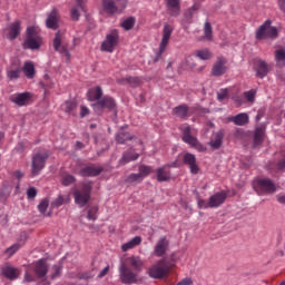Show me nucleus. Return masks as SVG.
<instances>
[{"label": "nucleus", "mask_w": 285, "mask_h": 285, "mask_svg": "<svg viewBox=\"0 0 285 285\" xmlns=\"http://www.w3.org/2000/svg\"><path fill=\"white\" fill-rule=\"evenodd\" d=\"M117 43H119V32L117 30H112L107 35L106 40L102 42L101 50L104 52H112Z\"/></svg>", "instance_id": "nucleus-9"}, {"label": "nucleus", "mask_w": 285, "mask_h": 285, "mask_svg": "<svg viewBox=\"0 0 285 285\" xmlns=\"http://www.w3.org/2000/svg\"><path fill=\"white\" fill-rule=\"evenodd\" d=\"M77 148H83V144H81V142H77Z\"/></svg>", "instance_id": "nucleus-64"}, {"label": "nucleus", "mask_w": 285, "mask_h": 285, "mask_svg": "<svg viewBox=\"0 0 285 285\" xmlns=\"http://www.w3.org/2000/svg\"><path fill=\"white\" fill-rule=\"evenodd\" d=\"M99 209L97 207H91L89 210H88V219H91V220H95L97 219V212Z\"/></svg>", "instance_id": "nucleus-53"}, {"label": "nucleus", "mask_w": 285, "mask_h": 285, "mask_svg": "<svg viewBox=\"0 0 285 285\" xmlns=\"http://www.w3.org/2000/svg\"><path fill=\"white\" fill-rule=\"evenodd\" d=\"M32 99L31 92L14 94L10 97V100L17 106H28Z\"/></svg>", "instance_id": "nucleus-14"}, {"label": "nucleus", "mask_w": 285, "mask_h": 285, "mask_svg": "<svg viewBox=\"0 0 285 285\" xmlns=\"http://www.w3.org/2000/svg\"><path fill=\"white\" fill-rule=\"evenodd\" d=\"M236 126H246L248 122V114H238L229 118Z\"/></svg>", "instance_id": "nucleus-34"}, {"label": "nucleus", "mask_w": 285, "mask_h": 285, "mask_svg": "<svg viewBox=\"0 0 285 285\" xmlns=\"http://www.w3.org/2000/svg\"><path fill=\"white\" fill-rule=\"evenodd\" d=\"M47 28H50L51 30H57L59 28V11L57 9H53L50 14L47 18Z\"/></svg>", "instance_id": "nucleus-21"}, {"label": "nucleus", "mask_w": 285, "mask_h": 285, "mask_svg": "<svg viewBox=\"0 0 285 285\" xmlns=\"http://www.w3.org/2000/svg\"><path fill=\"white\" fill-rule=\"evenodd\" d=\"M170 273V267L164 264V261L158 262L148 271V275L151 276L154 279H163Z\"/></svg>", "instance_id": "nucleus-8"}, {"label": "nucleus", "mask_w": 285, "mask_h": 285, "mask_svg": "<svg viewBox=\"0 0 285 285\" xmlns=\"http://www.w3.org/2000/svg\"><path fill=\"white\" fill-rule=\"evenodd\" d=\"M156 173L158 181H168L170 179V171L166 170V166L158 168Z\"/></svg>", "instance_id": "nucleus-36"}, {"label": "nucleus", "mask_w": 285, "mask_h": 285, "mask_svg": "<svg viewBox=\"0 0 285 285\" xmlns=\"http://www.w3.org/2000/svg\"><path fill=\"white\" fill-rule=\"evenodd\" d=\"M253 188L258 195H264V193H275V184H273V180L266 178L254 180Z\"/></svg>", "instance_id": "nucleus-6"}, {"label": "nucleus", "mask_w": 285, "mask_h": 285, "mask_svg": "<svg viewBox=\"0 0 285 285\" xmlns=\"http://www.w3.org/2000/svg\"><path fill=\"white\" fill-rule=\"evenodd\" d=\"M14 177H17V179H22V178H23V173H21V171H16V173H14Z\"/></svg>", "instance_id": "nucleus-60"}, {"label": "nucleus", "mask_w": 285, "mask_h": 285, "mask_svg": "<svg viewBox=\"0 0 285 285\" xmlns=\"http://www.w3.org/2000/svg\"><path fill=\"white\" fill-rule=\"evenodd\" d=\"M136 159H139V154H132V149L125 153L122 158L120 159V164H128L130 161H136Z\"/></svg>", "instance_id": "nucleus-37"}, {"label": "nucleus", "mask_w": 285, "mask_h": 285, "mask_svg": "<svg viewBox=\"0 0 285 285\" xmlns=\"http://www.w3.org/2000/svg\"><path fill=\"white\" fill-rule=\"evenodd\" d=\"M132 139V136L130 134H127L124 131V128H121L116 137V141L118 144H126V141Z\"/></svg>", "instance_id": "nucleus-39"}, {"label": "nucleus", "mask_w": 285, "mask_h": 285, "mask_svg": "<svg viewBox=\"0 0 285 285\" xmlns=\"http://www.w3.org/2000/svg\"><path fill=\"white\" fill-rule=\"evenodd\" d=\"M230 92H233V88L222 89L217 96L218 101H224V99H226L228 97V95H230Z\"/></svg>", "instance_id": "nucleus-47"}, {"label": "nucleus", "mask_w": 285, "mask_h": 285, "mask_svg": "<svg viewBox=\"0 0 285 285\" xmlns=\"http://www.w3.org/2000/svg\"><path fill=\"white\" fill-rule=\"evenodd\" d=\"M22 72L24 73L27 79H33L35 78V63L30 62V61L24 62Z\"/></svg>", "instance_id": "nucleus-35"}, {"label": "nucleus", "mask_w": 285, "mask_h": 285, "mask_svg": "<svg viewBox=\"0 0 285 285\" xmlns=\"http://www.w3.org/2000/svg\"><path fill=\"white\" fill-rule=\"evenodd\" d=\"M196 57H198L199 59L206 60V59H210V57L213 56L210 55V51L208 49H203V50L196 51Z\"/></svg>", "instance_id": "nucleus-45"}, {"label": "nucleus", "mask_w": 285, "mask_h": 285, "mask_svg": "<svg viewBox=\"0 0 285 285\" xmlns=\"http://www.w3.org/2000/svg\"><path fill=\"white\" fill-rule=\"evenodd\" d=\"M265 135H266V128L265 127L256 128L255 134H254V146L255 147L262 145V141H264Z\"/></svg>", "instance_id": "nucleus-32"}, {"label": "nucleus", "mask_w": 285, "mask_h": 285, "mask_svg": "<svg viewBox=\"0 0 285 285\" xmlns=\"http://www.w3.org/2000/svg\"><path fill=\"white\" fill-rule=\"evenodd\" d=\"M53 273L51 274V279H55L56 277H59L61 275V267L55 265L52 267Z\"/></svg>", "instance_id": "nucleus-55"}, {"label": "nucleus", "mask_w": 285, "mask_h": 285, "mask_svg": "<svg viewBox=\"0 0 285 285\" xmlns=\"http://www.w3.org/2000/svg\"><path fill=\"white\" fill-rule=\"evenodd\" d=\"M61 109L67 112V115H72V117H75L77 115V102L68 100L61 106Z\"/></svg>", "instance_id": "nucleus-27"}, {"label": "nucleus", "mask_w": 285, "mask_h": 285, "mask_svg": "<svg viewBox=\"0 0 285 285\" xmlns=\"http://www.w3.org/2000/svg\"><path fill=\"white\" fill-rule=\"evenodd\" d=\"M128 4L127 0H102V9L108 14H119L126 10V6Z\"/></svg>", "instance_id": "nucleus-4"}, {"label": "nucleus", "mask_w": 285, "mask_h": 285, "mask_svg": "<svg viewBox=\"0 0 285 285\" xmlns=\"http://www.w3.org/2000/svg\"><path fill=\"white\" fill-rule=\"evenodd\" d=\"M4 32L8 39H17L21 33V21L16 20L6 28Z\"/></svg>", "instance_id": "nucleus-15"}, {"label": "nucleus", "mask_w": 285, "mask_h": 285, "mask_svg": "<svg viewBox=\"0 0 285 285\" xmlns=\"http://www.w3.org/2000/svg\"><path fill=\"white\" fill-rule=\"evenodd\" d=\"M140 244H141V237L136 236L131 240H129L128 243L122 244L121 245V250L124 253H126L128 250H132V248H136V246H139Z\"/></svg>", "instance_id": "nucleus-28"}, {"label": "nucleus", "mask_w": 285, "mask_h": 285, "mask_svg": "<svg viewBox=\"0 0 285 285\" xmlns=\"http://www.w3.org/2000/svg\"><path fill=\"white\" fill-rule=\"evenodd\" d=\"M224 202H226V193H224V191L216 193L213 196H210V198H209V207L217 208V207L222 206V204H224Z\"/></svg>", "instance_id": "nucleus-20"}, {"label": "nucleus", "mask_w": 285, "mask_h": 285, "mask_svg": "<svg viewBox=\"0 0 285 285\" xmlns=\"http://www.w3.org/2000/svg\"><path fill=\"white\" fill-rule=\"evenodd\" d=\"M142 180L144 178H141L140 174H131L127 178L128 184H135L137 181H142Z\"/></svg>", "instance_id": "nucleus-48"}, {"label": "nucleus", "mask_w": 285, "mask_h": 285, "mask_svg": "<svg viewBox=\"0 0 285 285\" xmlns=\"http://www.w3.org/2000/svg\"><path fill=\"white\" fill-rule=\"evenodd\" d=\"M278 6L283 12H285V0H278Z\"/></svg>", "instance_id": "nucleus-59"}, {"label": "nucleus", "mask_w": 285, "mask_h": 285, "mask_svg": "<svg viewBox=\"0 0 285 285\" xmlns=\"http://www.w3.org/2000/svg\"><path fill=\"white\" fill-rule=\"evenodd\" d=\"M120 279L122 284H137V274L135 272L128 269L126 263L120 265Z\"/></svg>", "instance_id": "nucleus-10"}, {"label": "nucleus", "mask_w": 285, "mask_h": 285, "mask_svg": "<svg viewBox=\"0 0 285 285\" xmlns=\"http://www.w3.org/2000/svg\"><path fill=\"white\" fill-rule=\"evenodd\" d=\"M138 147L137 150H144V142L141 140H137Z\"/></svg>", "instance_id": "nucleus-62"}, {"label": "nucleus", "mask_w": 285, "mask_h": 285, "mask_svg": "<svg viewBox=\"0 0 285 285\" xmlns=\"http://www.w3.org/2000/svg\"><path fill=\"white\" fill-rule=\"evenodd\" d=\"M167 7L171 9V14H179V0H166Z\"/></svg>", "instance_id": "nucleus-40"}, {"label": "nucleus", "mask_w": 285, "mask_h": 285, "mask_svg": "<svg viewBox=\"0 0 285 285\" xmlns=\"http://www.w3.org/2000/svg\"><path fill=\"white\" fill-rule=\"evenodd\" d=\"M63 204H70V196H59L51 203V208H59Z\"/></svg>", "instance_id": "nucleus-38"}, {"label": "nucleus", "mask_w": 285, "mask_h": 285, "mask_svg": "<svg viewBox=\"0 0 285 285\" xmlns=\"http://www.w3.org/2000/svg\"><path fill=\"white\" fill-rule=\"evenodd\" d=\"M77 6L71 9V19L73 21H79V10L86 12V4L83 0H76Z\"/></svg>", "instance_id": "nucleus-26"}, {"label": "nucleus", "mask_w": 285, "mask_h": 285, "mask_svg": "<svg viewBox=\"0 0 285 285\" xmlns=\"http://www.w3.org/2000/svg\"><path fill=\"white\" fill-rule=\"evenodd\" d=\"M27 197H28V199H35L37 197V188L30 187L27 190Z\"/></svg>", "instance_id": "nucleus-54"}, {"label": "nucleus", "mask_w": 285, "mask_h": 285, "mask_svg": "<svg viewBox=\"0 0 285 285\" xmlns=\"http://www.w3.org/2000/svg\"><path fill=\"white\" fill-rule=\"evenodd\" d=\"M127 263L129 266H132V268L136 271V273H141L144 268V261L139 256H130L127 258Z\"/></svg>", "instance_id": "nucleus-25"}, {"label": "nucleus", "mask_w": 285, "mask_h": 285, "mask_svg": "<svg viewBox=\"0 0 285 285\" xmlns=\"http://www.w3.org/2000/svg\"><path fill=\"white\" fill-rule=\"evenodd\" d=\"M76 179L72 175H66L62 177V186H70V184H75Z\"/></svg>", "instance_id": "nucleus-49"}, {"label": "nucleus", "mask_w": 285, "mask_h": 285, "mask_svg": "<svg viewBox=\"0 0 285 285\" xmlns=\"http://www.w3.org/2000/svg\"><path fill=\"white\" fill-rule=\"evenodd\" d=\"M138 170H139L138 175H140L141 179H144V177H148V175H150V173H153V167L140 165Z\"/></svg>", "instance_id": "nucleus-41"}, {"label": "nucleus", "mask_w": 285, "mask_h": 285, "mask_svg": "<svg viewBox=\"0 0 285 285\" xmlns=\"http://www.w3.org/2000/svg\"><path fill=\"white\" fill-rule=\"evenodd\" d=\"M184 164L189 166L190 174L197 175L199 173V165H197V158L193 154H185L184 155Z\"/></svg>", "instance_id": "nucleus-18"}, {"label": "nucleus", "mask_w": 285, "mask_h": 285, "mask_svg": "<svg viewBox=\"0 0 285 285\" xmlns=\"http://www.w3.org/2000/svg\"><path fill=\"white\" fill-rule=\"evenodd\" d=\"M254 70L256 71V76L261 79H264L266 75H268V63L262 59L254 60Z\"/></svg>", "instance_id": "nucleus-17"}, {"label": "nucleus", "mask_w": 285, "mask_h": 285, "mask_svg": "<svg viewBox=\"0 0 285 285\" xmlns=\"http://www.w3.org/2000/svg\"><path fill=\"white\" fill-rule=\"evenodd\" d=\"M50 205V200L48 198H43L38 205V210L41 215H46V210H48V206Z\"/></svg>", "instance_id": "nucleus-44"}, {"label": "nucleus", "mask_w": 285, "mask_h": 285, "mask_svg": "<svg viewBox=\"0 0 285 285\" xmlns=\"http://www.w3.org/2000/svg\"><path fill=\"white\" fill-rule=\"evenodd\" d=\"M277 68H285V49H278L274 52Z\"/></svg>", "instance_id": "nucleus-33"}, {"label": "nucleus", "mask_w": 285, "mask_h": 285, "mask_svg": "<svg viewBox=\"0 0 285 285\" xmlns=\"http://www.w3.org/2000/svg\"><path fill=\"white\" fill-rule=\"evenodd\" d=\"M257 95V91L255 89H252L249 91H246L244 94V97L247 99V101H249L250 104H253V101H255V96Z\"/></svg>", "instance_id": "nucleus-50"}, {"label": "nucleus", "mask_w": 285, "mask_h": 285, "mask_svg": "<svg viewBox=\"0 0 285 285\" xmlns=\"http://www.w3.org/2000/svg\"><path fill=\"white\" fill-rule=\"evenodd\" d=\"M227 70L228 67H226L225 58L219 57L212 69V73L214 77H222V75H225Z\"/></svg>", "instance_id": "nucleus-19"}, {"label": "nucleus", "mask_w": 285, "mask_h": 285, "mask_svg": "<svg viewBox=\"0 0 285 285\" xmlns=\"http://www.w3.org/2000/svg\"><path fill=\"white\" fill-rule=\"evenodd\" d=\"M100 167L87 166L80 170L79 175H81V177H97V175H100Z\"/></svg>", "instance_id": "nucleus-24"}, {"label": "nucleus", "mask_w": 285, "mask_h": 285, "mask_svg": "<svg viewBox=\"0 0 285 285\" xmlns=\"http://www.w3.org/2000/svg\"><path fill=\"white\" fill-rule=\"evenodd\" d=\"M39 32H41L39 27L27 28V38L23 42L24 50H39L41 48L42 40Z\"/></svg>", "instance_id": "nucleus-2"}, {"label": "nucleus", "mask_w": 285, "mask_h": 285, "mask_svg": "<svg viewBox=\"0 0 285 285\" xmlns=\"http://www.w3.org/2000/svg\"><path fill=\"white\" fill-rule=\"evenodd\" d=\"M180 130L183 132V141L185 144H188L191 148H195L198 153H206L207 148L204 146V144L199 142L196 137L190 135V126L185 125L180 127Z\"/></svg>", "instance_id": "nucleus-3"}, {"label": "nucleus", "mask_w": 285, "mask_h": 285, "mask_svg": "<svg viewBox=\"0 0 285 285\" xmlns=\"http://www.w3.org/2000/svg\"><path fill=\"white\" fill-rule=\"evenodd\" d=\"M46 159H48V154H37L36 156H33L31 169L33 176L39 175V173L43 170L46 166Z\"/></svg>", "instance_id": "nucleus-11"}, {"label": "nucleus", "mask_w": 285, "mask_h": 285, "mask_svg": "<svg viewBox=\"0 0 285 285\" xmlns=\"http://www.w3.org/2000/svg\"><path fill=\"white\" fill-rule=\"evenodd\" d=\"M173 35V27L170 24H165L163 31V39L159 46V53L164 55L166 48L168 46V41H170V36Z\"/></svg>", "instance_id": "nucleus-16"}, {"label": "nucleus", "mask_w": 285, "mask_h": 285, "mask_svg": "<svg viewBox=\"0 0 285 285\" xmlns=\"http://www.w3.org/2000/svg\"><path fill=\"white\" fill-rule=\"evenodd\" d=\"M174 114L177 117H179L180 119H186V117H190L191 111L187 106L180 105V106L174 108Z\"/></svg>", "instance_id": "nucleus-29"}, {"label": "nucleus", "mask_w": 285, "mask_h": 285, "mask_svg": "<svg viewBox=\"0 0 285 285\" xmlns=\"http://www.w3.org/2000/svg\"><path fill=\"white\" fill-rule=\"evenodd\" d=\"M277 202L279 204H285V196H277Z\"/></svg>", "instance_id": "nucleus-61"}, {"label": "nucleus", "mask_w": 285, "mask_h": 285, "mask_svg": "<svg viewBox=\"0 0 285 285\" xmlns=\"http://www.w3.org/2000/svg\"><path fill=\"white\" fill-rule=\"evenodd\" d=\"M94 108L96 112L99 110H104V108H107L108 110H114V112H116L117 104H115V99L105 96L94 105Z\"/></svg>", "instance_id": "nucleus-12"}, {"label": "nucleus", "mask_w": 285, "mask_h": 285, "mask_svg": "<svg viewBox=\"0 0 285 285\" xmlns=\"http://www.w3.org/2000/svg\"><path fill=\"white\" fill-rule=\"evenodd\" d=\"M19 248H21L20 244H14L11 247H9L6 253L7 255H9V257H12V254L16 253L17 250H19Z\"/></svg>", "instance_id": "nucleus-52"}, {"label": "nucleus", "mask_w": 285, "mask_h": 285, "mask_svg": "<svg viewBox=\"0 0 285 285\" xmlns=\"http://www.w3.org/2000/svg\"><path fill=\"white\" fill-rule=\"evenodd\" d=\"M166 250H168V239L164 237L156 244L154 253L157 257H164V255H166Z\"/></svg>", "instance_id": "nucleus-22"}, {"label": "nucleus", "mask_w": 285, "mask_h": 285, "mask_svg": "<svg viewBox=\"0 0 285 285\" xmlns=\"http://www.w3.org/2000/svg\"><path fill=\"white\" fill-rule=\"evenodd\" d=\"M108 271H110V266L105 267L100 274L98 275V277H106V275H108Z\"/></svg>", "instance_id": "nucleus-58"}, {"label": "nucleus", "mask_w": 285, "mask_h": 285, "mask_svg": "<svg viewBox=\"0 0 285 285\" xmlns=\"http://www.w3.org/2000/svg\"><path fill=\"white\" fill-rule=\"evenodd\" d=\"M224 141V134L222 131H218L214 135L212 140L209 141V146L214 148V150H217L222 147V144Z\"/></svg>", "instance_id": "nucleus-31"}, {"label": "nucleus", "mask_w": 285, "mask_h": 285, "mask_svg": "<svg viewBox=\"0 0 285 285\" xmlns=\"http://www.w3.org/2000/svg\"><path fill=\"white\" fill-rule=\"evenodd\" d=\"M102 95H104V91L101 90V87H96V88L89 89L87 97L89 101H99Z\"/></svg>", "instance_id": "nucleus-30"}, {"label": "nucleus", "mask_w": 285, "mask_h": 285, "mask_svg": "<svg viewBox=\"0 0 285 285\" xmlns=\"http://www.w3.org/2000/svg\"><path fill=\"white\" fill-rule=\"evenodd\" d=\"M134 27H135V18L132 17L127 18L121 23V28H124V30H132Z\"/></svg>", "instance_id": "nucleus-42"}, {"label": "nucleus", "mask_w": 285, "mask_h": 285, "mask_svg": "<svg viewBox=\"0 0 285 285\" xmlns=\"http://www.w3.org/2000/svg\"><path fill=\"white\" fill-rule=\"evenodd\" d=\"M205 37L204 39H207V41H210L213 39V28L210 27V22L205 23Z\"/></svg>", "instance_id": "nucleus-46"}, {"label": "nucleus", "mask_w": 285, "mask_h": 285, "mask_svg": "<svg viewBox=\"0 0 285 285\" xmlns=\"http://www.w3.org/2000/svg\"><path fill=\"white\" fill-rule=\"evenodd\" d=\"M2 275L7 277V279H17V277L21 275V272L19 271V268L6 265L4 267H2Z\"/></svg>", "instance_id": "nucleus-23"}, {"label": "nucleus", "mask_w": 285, "mask_h": 285, "mask_svg": "<svg viewBox=\"0 0 285 285\" xmlns=\"http://www.w3.org/2000/svg\"><path fill=\"white\" fill-rule=\"evenodd\" d=\"M233 100L235 101V104H237V106H242V100H239V98L234 96Z\"/></svg>", "instance_id": "nucleus-63"}, {"label": "nucleus", "mask_w": 285, "mask_h": 285, "mask_svg": "<svg viewBox=\"0 0 285 285\" xmlns=\"http://www.w3.org/2000/svg\"><path fill=\"white\" fill-rule=\"evenodd\" d=\"M48 275V263L41 258L28 266L24 273V282H35V279H43Z\"/></svg>", "instance_id": "nucleus-1"}, {"label": "nucleus", "mask_w": 285, "mask_h": 285, "mask_svg": "<svg viewBox=\"0 0 285 285\" xmlns=\"http://www.w3.org/2000/svg\"><path fill=\"white\" fill-rule=\"evenodd\" d=\"M198 207H200V208H210V200L206 202L204 199H198Z\"/></svg>", "instance_id": "nucleus-56"}, {"label": "nucleus", "mask_w": 285, "mask_h": 285, "mask_svg": "<svg viewBox=\"0 0 285 285\" xmlns=\"http://www.w3.org/2000/svg\"><path fill=\"white\" fill-rule=\"evenodd\" d=\"M19 75H21V68L17 67L16 69H8L7 77L9 79H19Z\"/></svg>", "instance_id": "nucleus-43"}, {"label": "nucleus", "mask_w": 285, "mask_h": 285, "mask_svg": "<svg viewBox=\"0 0 285 285\" xmlns=\"http://www.w3.org/2000/svg\"><path fill=\"white\" fill-rule=\"evenodd\" d=\"M277 37V28L271 27V20L265 21L256 32L257 39H275Z\"/></svg>", "instance_id": "nucleus-7"}, {"label": "nucleus", "mask_w": 285, "mask_h": 285, "mask_svg": "<svg viewBox=\"0 0 285 285\" xmlns=\"http://www.w3.org/2000/svg\"><path fill=\"white\" fill-rule=\"evenodd\" d=\"M90 114V110L86 106L80 107V117H87Z\"/></svg>", "instance_id": "nucleus-57"}, {"label": "nucleus", "mask_w": 285, "mask_h": 285, "mask_svg": "<svg viewBox=\"0 0 285 285\" xmlns=\"http://www.w3.org/2000/svg\"><path fill=\"white\" fill-rule=\"evenodd\" d=\"M61 43H63V35L61 32H57L53 39V48L56 52L65 55V57H67V60L70 61V52H68V48H66V46H62Z\"/></svg>", "instance_id": "nucleus-13"}, {"label": "nucleus", "mask_w": 285, "mask_h": 285, "mask_svg": "<svg viewBox=\"0 0 285 285\" xmlns=\"http://www.w3.org/2000/svg\"><path fill=\"white\" fill-rule=\"evenodd\" d=\"M90 193H92V185L90 183L82 185L81 190L73 193L76 204L80 207L86 206L90 202Z\"/></svg>", "instance_id": "nucleus-5"}, {"label": "nucleus", "mask_w": 285, "mask_h": 285, "mask_svg": "<svg viewBox=\"0 0 285 285\" xmlns=\"http://www.w3.org/2000/svg\"><path fill=\"white\" fill-rule=\"evenodd\" d=\"M127 81L132 86V88H137V86L141 85V78L139 77H129Z\"/></svg>", "instance_id": "nucleus-51"}]
</instances>
